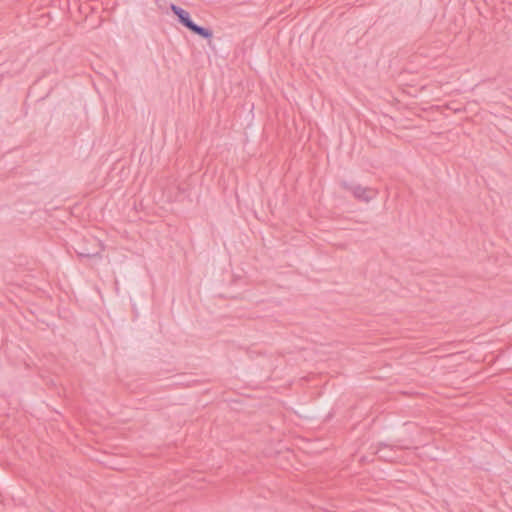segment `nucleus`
<instances>
[{
  "label": "nucleus",
  "instance_id": "f257e3e1",
  "mask_svg": "<svg viewBox=\"0 0 512 512\" xmlns=\"http://www.w3.org/2000/svg\"><path fill=\"white\" fill-rule=\"evenodd\" d=\"M341 186L343 189L350 192L355 199L362 202H370L376 196V192L373 188L352 180H344Z\"/></svg>",
  "mask_w": 512,
  "mask_h": 512
},
{
  "label": "nucleus",
  "instance_id": "f03ea898",
  "mask_svg": "<svg viewBox=\"0 0 512 512\" xmlns=\"http://www.w3.org/2000/svg\"><path fill=\"white\" fill-rule=\"evenodd\" d=\"M171 10L178 17L179 21L185 27H187L188 29H190L191 31L196 33L197 35H199L203 38H206V39H209L212 37V35H213L212 31L194 24L190 19L189 13L186 10H184L176 5H172Z\"/></svg>",
  "mask_w": 512,
  "mask_h": 512
}]
</instances>
